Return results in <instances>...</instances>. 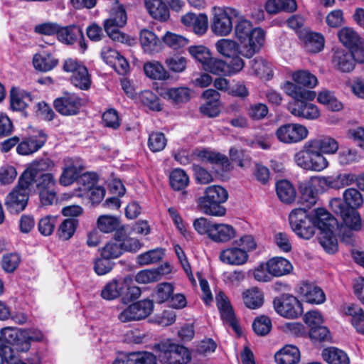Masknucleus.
Instances as JSON below:
<instances>
[{
  "instance_id": "nucleus-1",
  "label": "nucleus",
  "mask_w": 364,
  "mask_h": 364,
  "mask_svg": "<svg viewBox=\"0 0 364 364\" xmlns=\"http://www.w3.org/2000/svg\"><path fill=\"white\" fill-rule=\"evenodd\" d=\"M234 33L235 38L242 44V56L250 58L263 46L265 33L258 27H254L240 11V17L235 21Z\"/></svg>"
},
{
  "instance_id": "nucleus-2",
  "label": "nucleus",
  "mask_w": 364,
  "mask_h": 364,
  "mask_svg": "<svg viewBox=\"0 0 364 364\" xmlns=\"http://www.w3.org/2000/svg\"><path fill=\"white\" fill-rule=\"evenodd\" d=\"M282 88L287 95L295 100L288 106V110L292 115L306 119H316L320 116V112L315 105L305 102L313 100L316 96L315 92L301 88L289 81L285 82Z\"/></svg>"
},
{
  "instance_id": "nucleus-3",
  "label": "nucleus",
  "mask_w": 364,
  "mask_h": 364,
  "mask_svg": "<svg viewBox=\"0 0 364 364\" xmlns=\"http://www.w3.org/2000/svg\"><path fill=\"white\" fill-rule=\"evenodd\" d=\"M228 198L227 190L219 185H212L204 189L203 195L197 200L198 208L206 215L221 217L226 209L221 205Z\"/></svg>"
},
{
  "instance_id": "nucleus-4",
  "label": "nucleus",
  "mask_w": 364,
  "mask_h": 364,
  "mask_svg": "<svg viewBox=\"0 0 364 364\" xmlns=\"http://www.w3.org/2000/svg\"><path fill=\"white\" fill-rule=\"evenodd\" d=\"M321 209L318 208L309 213L304 208H296L290 213L289 224L291 230L298 237L309 240L314 236L320 222L316 214Z\"/></svg>"
},
{
  "instance_id": "nucleus-5",
  "label": "nucleus",
  "mask_w": 364,
  "mask_h": 364,
  "mask_svg": "<svg viewBox=\"0 0 364 364\" xmlns=\"http://www.w3.org/2000/svg\"><path fill=\"white\" fill-rule=\"evenodd\" d=\"M193 227L198 234L206 235L216 243L228 242L236 236L235 229L232 225L213 223L205 218L195 220Z\"/></svg>"
},
{
  "instance_id": "nucleus-6",
  "label": "nucleus",
  "mask_w": 364,
  "mask_h": 364,
  "mask_svg": "<svg viewBox=\"0 0 364 364\" xmlns=\"http://www.w3.org/2000/svg\"><path fill=\"white\" fill-rule=\"evenodd\" d=\"M316 216L320 220L318 225V229L320 230L318 242L326 252L333 254L338 250L337 239L333 233L337 221L324 209L319 210Z\"/></svg>"
},
{
  "instance_id": "nucleus-7",
  "label": "nucleus",
  "mask_w": 364,
  "mask_h": 364,
  "mask_svg": "<svg viewBox=\"0 0 364 364\" xmlns=\"http://www.w3.org/2000/svg\"><path fill=\"white\" fill-rule=\"evenodd\" d=\"M240 17V11L232 7H214L210 29L218 36H227L232 31V19Z\"/></svg>"
},
{
  "instance_id": "nucleus-8",
  "label": "nucleus",
  "mask_w": 364,
  "mask_h": 364,
  "mask_svg": "<svg viewBox=\"0 0 364 364\" xmlns=\"http://www.w3.org/2000/svg\"><path fill=\"white\" fill-rule=\"evenodd\" d=\"M156 348L157 356L164 364H187L191 360V353L186 348L170 340L161 342Z\"/></svg>"
},
{
  "instance_id": "nucleus-9",
  "label": "nucleus",
  "mask_w": 364,
  "mask_h": 364,
  "mask_svg": "<svg viewBox=\"0 0 364 364\" xmlns=\"http://www.w3.org/2000/svg\"><path fill=\"white\" fill-rule=\"evenodd\" d=\"M57 181L51 173L36 176L32 181L25 185L20 178V186L31 190L34 187L38 191L41 202L44 205H50L56 198Z\"/></svg>"
},
{
  "instance_id": "nucleus-10",
  "label": "nucleus",
  "mask_w": 364,
  "mask_h": 364,
  "mask_svg": "<svg viewBox=\"0 0 364 364\" xmlns=\"http://www.w3.org/2000/svg\"><path fill=\"white\" fill-rule=\"evenodd\" d=\"M273 306L279 315L287 318H296L303 313L301 303L291 294H285L276 297L273 301Z\"/></svg>"
},
{
  "instance_id": "nucleus-11",
  "label": "nucleus",
  "mask_w": 364,
  "mask_h": 364,
  "mask_svg": "<svg viewBox=\"0 0 364 364\" xmlns=\"http://www.w3.org/2000/svg\"><path fill=\"white\" fill-rule=\"evenodd\" d=\"M307 128L298 123H287L279 126L275 131L277 140L283 144H292L299 143L307 138Z\"/></svg>"
},
{
  "instance_id": "nucleus-12",
  "label": "nucleus",
  "mask_w": 364,
  "mask_h": 364,
  "mask_svg": "<svg viewBox=\"0 0 364 364\" xmlns=\"http://www.w3.org/2000/svg\"><path fill=\"white\" fill-rule=\"evenodd\" d=\"M154 309L151 300L144 299L129 305L118 316L122 322L138 321L146 318Z\"/></svg>"
},
{
  "instance_id": "nucleus-13",
  "label": "nucleus",
  "mask_w": 364,
  "mask_h": 364,
  "mask_svg": "<svg viewBox=\"0 0 364 364\" xmlns=\"http://www.w3.org/2000/svg\"><path fill=\"white\" fill-rule=\"evenodd\" d=\"M244 66L245 62L242 58H235L234 61L226 63L223 60L210 58L203 69L215 75H230L240 72Z\"/></svg>"
},
{
  "instance_id": "nucleus-14",
  "label": "nucleus",
  "mask_w": 364,
  "mask_h": 364,
  "mask_svg": "<svg viewBox=\"0 0 364 364\" xmlns=\"http://www.w3.org/2000/svg\"><path fill=\"white\" fill-rule=\"evenodd\" d=\"M331 207L333 212L339 214L343 223L349 229L358 231L362 228V221L359 213L355 210L347 208L340 198H334L331 201Z\"/></svg>"
},
{
  "instance_id": "nucleus-15",
  "label": "nucleus",
  "mask_w": 364,
  "mask_h": 364,
  "mask_svg": "<svg viewBox=\"0 0 364 364\" xmlns=\"http://www.w3.org/2000/svg\"><path fill=\"white\" fill-rule=\"evenodd\" d=\"M85 100L74 93H66L54 101L55 109L62 115L73 116L80 112Z\"/></svg>"
},
{
  "instance_id": "nucleus-16",
  "label": "nucleus",
  "mask_w": 364,
  "mask_h": 364,
  "mask_svg": "<svg viewBox=\"0 0 364 364\" xmlns=\"http://www.w3.org/2000/svg\"><path fill=\"white\" fill-rule=\"evenodd\" d=\"M55 166V163L49 158L37 159L31 162L26 169L21 174L23 184L27 185L41 174H46Z\"/></svg>"
},
{
  "instance_id": "nucleus-17",
  "label": "nucleus",
  "mask_w": 364,
  "mask_h": 364,
  "mask_svg": "<svg viewBox=\"0 0 364 364\" xmlns=\"http://www.w3.org/2000/svg\"><path fill=\"white\" fill-rule=\"evenodd\" d=\"M28 188L20 186L19 180L18 185L6 196L4 203L11 213H18L25 209L28 200Z\"/></svg>"
},
{
  "instance_id": "nucleus-18",
  "label": "nucleus",
  "mask_w": 364,
  "mask_h": 364,
  "mask_svg": "<svg viewBox=\"0 0 364 364\" xmlns=\"http://www.w3.org/2000/svg\"><path fill=\"white\" fill-rule=\"evenodd\" d=\"M2 337L6 340V345L12 346L18 353L28 352L31 348V343L22 328H4Z\"/></svg>"
},
{
  "instance_id": "nucleus-19",
  "label": "nucleus",
  "mask_w": 364,
  "mask_h": 364,
  "mask_svg": "<svg viewBox=\"0 0 364 364\" xmlns=\"http://www.w3.org/2000/svg\"><path fill=\"white\" fill-rule=\"evenodd\" d=\"M90 175H84L82 177L81 181H83V184L79 188L76 196L89 199L92 204H98L104 198L105 190L102 186H94V182L90 181Z\"/></svg>"
},
{
  "instance_id": "nucleus-20",
  "label": "nucleus",
  "mask_w": 364,
  "mask_h": 364,
  "mask_svg": "<svg viewBox=\"0 0 364 364\" xmlns=\"http://www.w3.org/2000/svg\"><path fill=\"white\" fill-rule=\"evenodd\" d=\"M47 141V134L40 131L38 135L23 139L16 146V152L21 156L32 154L41 149Z\"/></svg>"
},
{
  "instance_id": "nucleus-21",
  "label": "nucleus",
  "mask_w": 364,
  "mask_h": 364,
  "mask_svg": "<svg viewBox=\"0 0 364 364\" xmlns=\"http://www.w3.org/2000/svg\"><path fill=\"white\" fill-rule=\"evenodd\" d=\"M215 299L223 322L231 326L236 333H238L240 329L237 321L227 296L220 291L216 295Z\"/></svg>"
},
{
  "instance_id": "nucleus-22",
  "label": "nucleus",
  "mask_w": 364,
  "mask_h": 364,
  "mask_svg": "<svg viewBox=\"0 0 364 364\" xmlns=\"http://www.w3.org/2000/svg\"><path fill=\"white\" fill-rule=\"evenodd\" d=\"M247 251L237 246L223 250L219 255V259L224 264L232 266H241L248 261Z\"/></svg>"
},
{
  "instance_id": "nucleus-23",
  "label": "nucleus",
  "mask_w": 364,
  "mask_h": 364,
  "mask_svg": "<svg viewBox=\"0 0 364 364\" xmlns=\"http://www.w3.org/2000/svg\"><path fill=\"white\" fill-rule=\"evenodd\" d=\"M58 38L61 42L66 44H73L79 41L80 47L83 50L87 48L82 31L78 26L70 25L63 28L59 27Z\"/></svg>"
},
{
  "instance_id": "nucleus-24",
  "label": "nucleus",
  "mask_w": 364,
  "mask_h": 364,
  "mask_svg": "<svg viewBox=\"0 0 364 364\" xmlns=\"http://www.w3.org/2000/svg\"><path fill=\"white\" fill-rule=\"evenodd\" d=\"M331 64L335 69L342 73H349L355 68L351 53L343 48L333 50Z\"/></svg>"
},
{
  "instance_id": "nucleus-25",
  "label": "nucleus",
  "mask_w": 364,
  "mask_h": 364,
  "mask_svg": "<svg viewBox=\"0 0 364 364\" xmlns=\"http://www.w3.org/2000/svg\"><path fill=\"white\" fill-rule=\"evenodd\" d=\"M215 48L225 58H231V61H234L235 58H241L242 44L235 40L221 38L215 43Z\"/></svg>"
},
{
  "instance_id": "nucleus-26",
  "label": "nucleus",
  "mask_w": 364,
  "mask_h": 364,
  "mask_svg": "<svg viewBox=\"0 0 364 364\" xmlns=\"http://www.w3.org/2000/svg\"><path fill=\"white\" fill-rule=\"evenodd\" d=\"M181 21L185 26L191 27L196 35L202 36L208 31V18L205 14L188 13L181 17Z\"/></svg>"
},
{
  "instance_id": "nucleus-27",
  "label": "nucleus",
  "mask_w": 364,
  "mask_h": 364,
  "mask_svg": "<svg viewBox=\"0 0 364 364\" xmlns=\"http://www.w3.org/2000/svg\"><path fill=\"white\" fill-rule=\"evenodd\" d=\"M131 281V277H125L122 280L112 279L107 283L101 291V296L105 300H114L124 293V286Z\"/></svg>"
},
{
  "instance_id": "nucleus-28",
  "label": "nucleus",
  "mask_w": 364,
  "mask_h": 364,
  "mask_svg": "<svg viewBox=\"0 0 364 364\" xmlns=\"http://www.w3.org/2000/svg\"><path fill=\"white\" fill-rule=\"evenodd\" d=\"M299 38L303 41L305 49L309 53H318L324 47V38L318 33L304 31L301 32Z\"/></svg>"
},
{
  "instance_id": "nucleus-29",
  "label": "nucleus",
  "mask_w": 364,
  "mask_h": 364,
  "mask_svg": "<svg viewBox=\"0 0 364 364\" xmlns=\"http://www.w3.org/2000/svg\"><path fill=\"white\" fill-rule=\"evenodd\" d=\"M267 271L274 277H282L289 274L293 266L289 260L282 257H275L266 263Z\"/></svg>"
},
{
  "instance_id": "nucleus-30",
  "label": "nucleus",
  "mask_w": 364,
  "mask_h": 364,
  "mask_svg": "<svg viewBox=\"0 0 364 364\" xmlns=\"http://www.w3.org/2000/svg\"><path fill=\"white\" fill-rule=\"evenodd\" d=\"M299 291L305 301L309 304H320L326 300L325 294L323 290L314 284L302 283L300 286Z\"/></svg>"
},
{
  "instance_id": "nucleus-31",
  "label": "nucleus",
  "mask_w": 364,
  "mask_h": 364,
  "mask_svg": "<svg viewBox=\"0 0 364 364\" xmlns=\"http://www.w3.org/2000/svg\"><path fill=\"white\" fill-rule=\"evenodd\" d=\"M139 41L144 52L154 53L162 48V42L156 35L150 30L143 29L139 34Z\"/></svg>"
},
{
  "instance_id": "nucleus-32",
  "label": "nucleus",
  "mask_w": 364,
  "mask_h": 364,
  "mask_svg": "<svg viewBox=\"0 0 364 364\" xmlns=\"http://www.w3.org/2000/svg\"><path fill=\"white\" fill-rule=\"evenodd\" d=\"M144 5L154 19L166 21L169 18V9L162 0H144Z\"/></svg>"
},
{
  "instance_id": "nucleus-33",
  "label": "nucleus",
  "mask_w": 364,
  "mask_h": 364,
  "mask_svg": "<svg viewBox=\"0 0 364 364\" xmlns=\"http://www.w3.org/2000/svg\"><path fill=\"white\" fill-rule=\"evenodd\" d=\"M274 360L277 364H296L300 360V351L295 346L287 345L276 353Z\"/></svg>"
},
{
  "instance_id": "nucleus-34",
  "label": "nucleus",
  "mask_w": 364,
  "mask_h": 364,
  "mask_svg": "<svg viewBox=\"0 0 364 364\" xmlns=\"http://www.w3.org/2000/svg\"><path fill=\"white\" fill-rule=\"evenodd\" d=\"M30 93L16 87H12L10 92L11 107L13 110L22 111L32 101Z\"/></svg>"
},
{
  "instance_id": "nucleus-35",
  "label": "nucleus",
  "mask_w": 364,
  "mask_h": 364,
  "mask_svg": "<svg viewBox=\"0 0 364 364\" xmlns=\"http://www.w3.org/2000/svg\"><path fill=\"white\" fill-rule=\"evenodd\" d=\"M313 148L321 151V154H333L338 148V143L336 139L327 136H319L309 140Z\"/></svg>"
},
{
  "instance_id": "nucleus-36",
  "label": "nucleus",
  "mask_w": 364,
  "mask_h": 364,
  "mask_svg": "<svg viewBox=\"0 0 364 364\" xmlns=\"http://www.w3.org/2000/svg\"><path fill=\"white\" fill-rule=\"evenodd\" d=\"M33 64L36 70L46 73L52 70L57 66L58 59L51 53L43 52L34 55Z\"/></svg>"
},
{
  "instance_id": "nucleus-37",
  "label": "nucleus",
  "mask_w": 364,
  "mask_h": 364,
  "mask_svg": "<svg viewBox=\"0 0 364 364\" xmlns=\"http://www.w3.org/2000/svg\"><path fill=\"white\" fill-rule=\"evenodd\" d=\"M166 269L163 267L158 269H144L139 272L135 276V281L139 284H148L159 281L161 279V275L169 273L170 266L165 265Z\"/></svg>"
},
{
  "instance_id": "nucleus-38",
  "label": "nucleus",
  "mask_w": 364,
  "mask_h": 364,
  "mask_svg": "<svg viewBox=\"0 0 364 364\" xmlns=\"http://www.w3.org/2000/svg\"><path fill=\"white\" fill-rule=\"evenodd\" d=\"M80 171L81 169L79 166L75 164L71 159H68L63 168V172L59 178V183L63 186H68L72 184L77 178Z\"/></svg>"
},
{
  "instance_id": "nucleus-39",
  "label": "nucleus",
  "mask_w": 364,
  "mask_h": 364,
  "mask_svg": "<svg viewBox=\"0 0 364 364\" xmlns=\"http://www.w3.org/2000/svg\"><path fill=\"white\" fill-rule=\"evenodd\" d=\"M144 70L147 77L154 80H165L170 77L168 72L159 61H151L144 65Z\"/></svg>"
},
{
  "instance_id": "nucleus-40",
  "label": "nucleus",
  "mask_w": 364,
  "mask_h": 364,
  "mask_svg": "<svg viewBox=\"0 0 364 364\" xmlns=\"http://www.w3.org/2000/svg\"><path fill=\"white\" fill-rule=\"evenodd\" d=\"M321 355L323 359L328 364H350L348 355L335 347L325 348Z\"/></svg>"
},
{
  "instance_id": "nucleus-41",
  "label": "nucleus",
  "mask_w": 364,
  "mask_h": 364,
  "mask_svg": "<svg viewBox=\"0 0 364 364\" xmlns=\"http://www.w3.org/2000/svg\"><path fill=\"white\" fill-rule=\"evenodd\" d=\"M316 183H318V181L316 178H314L302 183L300 186L301 203L308 208H311L316 203V193L312 189V186H315Z\"/></svg>"
},
{
  "instance_id": "nucleus-42",
  "label": "nucleus",
  "mask_w": 364,
  "mask_h": 364,
  "mask_svg": "<svg viewBox=\"0 0 364 364\" xmlns=\"http://www.w3.org/2000/svg\"><path fill=\"white\" fill-rule=\"evenodd\" d=\"M250 68L255 75L260 78L269 80L273 75L272 64L265 59L257 57L250 60Z\"/></svg>"
},
{
  "instance_id": "nucleus-43",
  "label": "nucleus",
  "mask_w": 364,
  "mask_h": 364,
  "mask_svg": "<svg viewBox=\"0 0 364 364\" xmlns=\"http://www.w3.org/2000/svg\"><path fill=\"white\" fill-rule=\"evenodd\" d=\"M345 314L351 317L350 323L356 332L364 335V311L359 306L350 305L345 309Z\"/></svg>"
},
{
  "instance_id": "nucleus-44",
  "label": "nucleus",
  "mask_w": 364,
  "mask_h": 364,
  "mask_svg": "<svg viewBox=\"0 0 364 364\" xmlns=\"http://www.w3.org/2000/svg\"><path fill=\"white\" fill-rule=\"evenodd\" d=\"M276 191L277 196L283 203H291L296 198V191L292 184L287 180L277 183Z\"/></svg>"
},
{
  "instance_id": "nucleus-45",
  "label": "nucleus",
  "mask_w": 364,
  "mask_h": 364,
  "mask_svg": "<svg viewBox=\"0 0 364 364\" xmlns=\"http://www.w3.org/2000/svg\"><path fill=\"white\" fill-rule=\"evenodd\" d=\"M339 41L349 48H357L361 45V38L351 28L345 27L338 33Z\"/></svg>"
},
{
  "instance_id": "nucleus-46",
  "label": "nucleus",
  "mask_w": 364,
  "mask_h": 364,
  "mask_svg": "<svg viewBox=\"0 0 364 364\" xmlns=\"http://www.w3.org/2000/svg\"><path fill=\"white\" fill-rule=\"evenodd\" d=\"M242 297L245 306L251 309L261 307L264 302L263 294L257 288L247 289L242 294Z\"/></svg>"
},
{
  "instance_id": "nucleus-47",
  "label": "nucleus",
  "mask_w": 364,
  "mask_h": 364,
  "mask_svg": "<svg viewBox=\"0 0 364 364\" xmlns=\"http://www.w3.org/2000/svg\"><path fill=\"white\" fill-rule=\"evenodd\" d=\"M164 97L175 104L186 103L191 99V90L188 87H173L164 92Z\"/></svg>"
},
{
  "instance_id": "nucleus-48",
  "label": "nucleus",
  "mask_w": 364,
  "mask_h": 364,
  "mask_svg": "<svg viewBox=\"0 0 364 364\" xmlns=\"http://www.w3.org/2000/svg\"><path fill=\"white\" fill-rule=\"evenodd\" d=\"M293 81L307 88H314L318 84L317 77L306 70H299L292 73Z\"/></svg>"
},
{
  "instance_id": "nucleus-49",
  "label": "nucleus",
  "mask_w": 364,
  "mask_h": 364,
  "mask_svg": "<svg viewBox=\"0 0 364 364\" xmlns=\"http://www.w3.org/2000/svg\"><path fill=\"white\" fill-rule=\"evenodd\" d=\"M309 171L320 172L326 169L328 165L327 159L314 148H311Z\"/></svg>"
},
{
  "instance_id": "nucleus-50",
  "label": "nucleus",
  "mask_w": 364,
  "mask_h": 364,
  "mask_svg": "<svg viewBox=\"0 0 364 364\" xmlns=\"http://www.w3.org/2000/svg\"><path fill=\"white\" fill-rule=\"evenodd\" d=\"M164 256V250L156 248L139 255L136 257V262L140 266L149 265L161 261Z\"/></svg>"
},
{
  "instance_id": "nucleus-51",
  "label": "nucleus",
  "mask_w": 364,
  "mask_h": 364,
  "mask_svg": "<svg viewBox=\"0 0 364 364\" xmlns=\"http://www.w3.org/2000/svg\"><path fill=\"white\" fill-rule=\"evenodd\" d=\"M343 196L344 202L348 206L347 208L355 210L360 208L363 203L362 194L353 188L345 190Z\"/></svg>"
},
{
  "instance_id": "nucleus-52",
  "label": "nucleus",
  "mask_w": 364,
  "mask_h": 364,
  "mask_svg": "<svg viewBox=\"0 0 364 364\" xmlns=\"http://www.w3.org/2000/svg\"><path fill=\"white\" fill-rule=\"evenodd\" d=\"M136 99L144 105L154 111L161 110V106L159 103V98L151 90H144L137 96Z\"/></svg>"
},
{
  "instance_id": "nucleus-53",
  "label": "nucleus",
  "mask_w": 364,
  "mask_h": 364,
  "mask_svg": "<svg viewBox=\"0 0 364 364\" xmlns=\"http://www.w3.org/2000/svg\"><path fill=\"white\" fill-rule=\"evenodd\" d=\"M70 81L75 87L80 90H88L91 85V79L87 68L81 67L80 72L72 75Z\"/></svg>"
},
{
  "instance_id": "nucleus-54",
  "label": "nucleus",
  "mask_w": 364,
  "mask_h": 364,
  "mask_svg": "<svg viewBox=\"0 0 364 364\" xmlns=\"http://www.w3.org/2000/svg\"><path fill=\"white\" fill-rule=\"evenodd\" d=\"M169 181L171 187L174 190L180 191L188 186L189 178L183 170L176 168L171 173Z\"/></svg>"
},
{
  "instance_id": "nucleus-55",
  "label": "nucleus",
  "mask_w": 364,
  "mask_h": 364,
  "mask_svg": "<svg viewBox=\"0 0 364 364\" xmlns=\"http://www.w3.org/2000/svg\"><path fill=\"white\" fill-rule=\"evenodd\" d=\"M311 148L312 145L307 141L302 149L294 155V161L300 168L309 171Z\"/></svg>"
},
{
  "instance_id": "nucleus-56",
  "label": "nucleus",
  "mask_w": 364,
  "mask_h": 364,
  "mask_svg": "<svg viewBox=\"0 0 364 364\" xmlns=\"http://www.w3.org/2000/svg\"><path fill=\"white\" fill-rule=\"evenodd\" d=\"M124 26H117L114 23L112 22L111 20H105L104 21V28L107 34L109 36L110 38H112L114 41H118L121 43H128L129 42V36H126L124 33H122L119 28L123 27Z\"/></svg>"
},
{
  "instance_id": "nucleus-57",
  "label": "nucleus",
  "mask_w": 364,
  "mask_h": 364,
  "mask_svg": "<svg viewBox=\"0 0 364 364\" xmlns=\"http://www.w3.org/2000/svg\"><path fill=\"white\" fill-rule=\"evenodd\" d=\"M98 229L105 233H109L118 229L119 222L117 218L104 215H101L97 219Z\"/></svg>"
},
{
  "instance_id": "nucleus-58",
  "label": "nucleus",
  "mask_w": 364,
  "mask_h": 364,
  "mask_svg": "<svg viewBox=\"0 0 364 364\" xmlns=\"http://www.w3.org/2000/svg\"><path fill=\"white\" fill-rule=\"evenodd\" d=\"M77 222V220L68 218L64 220L58 229V235L62 240H68L74 235Z\"/></svg>"
},
{
  "instance_id": "nucleus-59",
  "label": "nucleus",
  "mask_w": 364,
  "mask_h": 364,
  "mask_svg": "<svg viewBox=\"0 0 364 364\" xmlns=\"http://www.w3.org/2000/svg\"><path fill=\"white\" fill-rule=\"evenodd\" d=\"M162 39L167 46L174 50L183 48L188 43V40L186 38L168 31L166 33Z\"/></svg>"
},
{
  "instance_id": "nucleus-60",
  "label": "nucleus",
  "mask_w": 364,
  "mask_h": 364,
  "mask_svg": "<svg viewBox=\"0 0 364 364\" xmlns=\"http://www.w3.org/2000/svg\"><path fill=\"white\" fill-rule=\"evenodd\" d=\"M166 144L167 139L161 132H153L149 136L148 146L152 152H159L164 150Z\"/></svg>"
},
{
  "instance_id": "nucleus-61",
  "label": "nucleus",
  "mask_w": 364,
  "mask_h": 364,
  "mask_svg": "<svg viewBox=\"0 0 364 364\" xmlns=\"http://www.w3.org/2000/svg\"><path fill=\"white\" fill-rule=\"evenodd\" d=\"M20 262L21 256L18 253H7L2 257L1 267L5 272L11 273L17 269Z\"/></svg>"
},
{
  "instance_id": "nucleus-62",
  "label": "nucleus",
  "mask_w": 364,
  "mask_h": 364,
  "mask_svg": "<svg viewBox=\"0 0 364 364\" xmlns=\"http://www.w3.org/2000/svg\"><path fill=\"white\" fill-rule=\"evenodd\" d=\"M173 292V287L170 283H161L157 285L154 294V298L158 303H164L171 299Z\"/></svg>"
},
{
  "instance_id": "nucleus-63",
  "label": "nucleus",
  "mask_w": 364,
  "mask_h": 364,
  "mask_svg": "<svg viewBox=\"0 0 364 364\" xmlns=\"http://www.w3.org/2000/svg\"><path fill=\"white\" fill-rule=\"evenodd\" d=\"M254 331L259 336H265L272 328V322L269 317L261 316L256 318L252 323Z\"/></svg>"
},
{
  "instance_id": "nucleus-64",
  "label": "nucleus",
  "mask_w": 364,
  "mask_h": 364,
  "mask_svg": "<svg viewBox=\"0 0 364 364\" xmlns=\"http://www.w3.org/2000/svg\"><path fill=\"white\" fill-rule=\"evenodd\" d=\"M0 364H27L17 356L11 347H5L0 350Z\"/></svg>"
}]
</instances>
